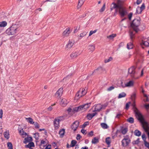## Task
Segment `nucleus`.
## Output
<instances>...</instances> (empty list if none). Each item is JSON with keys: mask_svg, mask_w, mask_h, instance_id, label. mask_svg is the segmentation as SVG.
Here are the masks:
<instances>
[{"mask_svg": "<svg viewBox=\"0 0 149 149\" xmlns=\"http://www.w3.org/2000/svg\"><path fill=\"white\" fill-rule=\"evenodd\" d=\"M136 95L135 93H133L131 95V98L132 100H134L136 97Z\"/></svg>", "mask_w": 149, "mask_h": 149, "instance_id": "obj_54", "label": "nucleus"}, {"mask_svg": "<svg viewBox=\"0 0 149 149\" xmlns=\"http://www.w3.org/2000/svg\"><path fill=\"white\" fill-rule=\"evenodd\" d=\"M85 0H79L77 6L78 8H80L84 4Z\"/></svg>", "mask_w": 149, "mask_h": 149, "instance_id": "obj_24", "label": "nucleus"}, {"mask_svg": "<svg viewBox=\"0 0 149 149\" xmlns=\"http://www.w3.org/2000/svg\"><path fill=\"white\" fill-rule=\"evenodd\" d=\"M75 107L74 108L72 107H70L67 110L68 113L69 114H73L75 112H77V110L75 109Z\"/></svg>", "mask_w": 149, "mask_h": 149, "instance_id": "obj_16", "label": "nucleus"}, {"mask_svg": "<svg viewBox=\"0 0 149 149\" xmlns=\"http://www.w3.org/2000/svg\"><path fill=\"white\" fill-rule=\"evenodd\" d=\"M145 8V6L144 3L142 4L141 6L140 7H138L136 9V13H140Z\"/></svg>", "mask_w": 149, "mask_h": 149, "instance_id": "obj_15", "label": "nucleus"}, {"mask_svg": "<svg viewBox=\"0 0 149 149\" xmlns=\"http://www.w3.org/2000/svg\"><path fill=\"white\" fill-rule=\"evenodd\" d=\"M96 113L92 114L89 113L88 114L87 116V118L89 120H90L95 115Z\"/></svg>", "mask_w": 149, "mask_h": 149, "instance_id": "obj_26", "label": "nucleus"}, {"mask_svg": "<svg viewBox=\"0 0 149 149\" xmlns=\"http://www.w3.org/2000/svg\"><path fill=\"white\" fill-rule=\"evenodd\" d=\"M112 60V58L111 57H110L104 60V62L105 63H107L109 62Z\"/></svg>", "mask_w": 149, "mask_h": 149, "instance_id": "obj_48", "label": "nucleus"}, {"mask_svg": "<svg viewBox=\"0 0 149 149\" xmlns=\"http://www.w3.org/2000/svg\"><path fill=\"white\" fill-rule=\"evenodd\" d=\"M63 92V88H61L57 91L55 93V95L57 97H60L62 95Z\"/></svg>", "mask_w": 149, "mask_h": 149, "instance_id": "obj_12", "label": "nucleus"}, {"mask_svg": "<svg viewBox=\"0 0 149 149\" xmlns=\"http://www.w3.org/2000/svg\"><path fill=\"white\" fill-rule=\"evenodd\" d=\"M34 138H35V139L37 140L39 139V134L38 133H36L35 134H34Z\"/></svg>", "mask_w": 149, "mask_h": 149, "instance_id": "obj_44", "label": "nucleus"}, {"mask_svg": "<svg viewBox=\"0 0 149 149\" xmlns=\"http://www.w3.org/2000/svg\"><path fill=\"white\" fill-rule=\"evenodd\" d=\"M60 121V118H56L54 121V125L56 129H58L59 127V122Z\"/></svg>", "mask_w": 149, "mask_h": 149, "instance_id": "obj_8", "label": "nucleus"}, {"mask_svg": "<svg viewBox=\"0 0 149 149\" xmlns=\"http://www.w3.org/2000/svg\"><path fill=\"white\" fill-rule=\"evenodd\" d=\"M105 3H104L102 7L100 10L99 11L100 13L103 12L105 10Z\"/></svg>", "mask_w": 149, "mask_h": 149, "instance_id": "obj_39", "label": "nucleus"}, {"mask_svg": "<svg viewBox=\"0 0 149 149\" xmlns=\"http://www.w3.org/2000/svg\"><path fill=\"white\" fill-rule=\"evenodd\" d=\"M56 104V103H55L53 104H52L51 106H49L48 108H47V110L48 111H51L53 109V108L52 107L53 106H54Z\"/></svg>", "mask_w": 149, "mask_h": 149, "instance_id": "obj_46", "label": "nucleus"}, {"mask_svg": "<svg viewBox=\"0 0 149 149\" xmlns=\"http://www.w3.org/2000/svg\"><path fill=\"white\" fill-rule=\"evenodd\" d=\"M140 24L139 19H134L131 24V26L136 32L139 31L138 27Z\"/></svg>", "mask_w": 149, "mask_h": 149, "instance_id": "obj_5", "label": "nucleus"}, {"mask_svg": "<svg viewBox=\"0 0 149 149\" xmlns=\"http://www.w3.org/2000/svg\"><path fill=\"white\" fill-rule=\"evenodd\" d=\"M93 135V132L92 131H91V132H89L88 134V135L89 136H92Z\"/></svg>", "mask_w": 149, "mask_h": 149, "instance_id": "obj_59", "label": "nucleus"}, {"mask_svg": "<svg viewBox=\"0 0 149 149\" xmlns=\"http://www.w3.org/2000/svg\"><path fill=\"white\" fill-rule=\"evenodd\" d=\"M122 115V114L119 113L117 115L116 118H119Z\"/></svg>", "mask_w": 149, "mask_h": 149, "instance_id": "obj_63", "label": "nucleus"}, {"mask_svg": "<svg viewBox=\"0 0 149 149\" xmlns=\"http://www.w3.org/2000/svg\"><path fill=\"white\" fill-rule=\"evenodd\" d=\"M132 15L133 13H131L128 15V17L130 20H131Z\"/></svg>", "mask_w": 149, "mask_h": 149, "instance_id": "obj_52", "label": "nucleus"}, {"mask_svg": "<svg viewBox=\"0 0 149 149\" xmlns=\"http://www.w3.org/2000/svg\"><path fill=\"white\" fill-rule=\"evenodd\" d=\"M35 127L37 128H39V124L37 123H34Z\"/></svg>", "mask_w": 149, "mask_h": 149, "instance_id": "obj_53", "label": "nucleus"}, {"mask_svg": "<svg viewBox=\"0 0 149 149\" xmlns=\"http://www.w3.org/2000/svg\"><path fill=\"white\" fill-rule=\"evenodd\" d=\"M74 43V41L73 40H69L68 43L65 47V49L67 50L70 49L73 45Z\"/></svg>", "mask_w": 149, "mask_h": 149, "instance_id": "obj_7", "label": "nucleus"}, {"mask_svg": "<svg viewBox=\"0 0 149 149\" xmlns=\"http://www.w3.org/2000/svg\"><path fill=\"white\" fill-rule=\"evenodd\" d=\"M7 25V23L6 22L3 21L0 22V27L2 28L6 26Z\"/></svg>", "mask_w": 149, "mask_h": 149, "instance_id": "obj_25", "label": "nucleus"}, {"mask_svg": "<svg viewBox=\"0 0 149 149\" xmlns=\"http://www.w3.org/2000/svg\"><path fill=\"white\" fill-rule=\"evenodd\" d=\"M4 136L7 139H8L9 137V134L7 133L6 132L4 133Z\"/></svg>", "mask_w": 149, "mask_h": 149, "instance_id": "obj_49", "label": "nucleus"}, {"mask_svg": "<svg viewBox=\"0 0 149 149\" xmlns=\"http://www.w3.org/2000/svg\"><path fill=\"white\" fill-rule=\"evenodd\" d=\"M7 146L8 149H13L12 144L11 142H8L7 143Z\"/></svg>", "mask_w": 149, "mask_h": 149, "instance_id": "obj_42", "label": "nucleus"}, {"mask_svg": "<svg viewBox=\"0 0 149 149\" xmlns=\"http://www.w3.org/2000/svg\"><path fill=\"white\" fill-rule=\"evenodd\" d=\"M133 47V45L132 43L131 42L127 43V48L128 49H132Z\"/></svg>", "mask_w": 149, "mask_h": 149, "instance_id": "obj_28", "label": "nucleus"}, {"mask_svg": "<svg viewBox=\"0 0 149 149\" xmlns=\"http://www.w3.org/2000/svg\"><path fill=\"white\" fill-rule=\"evenodd\" d=\"M142 137L143 140L144 141H146V137L145 134H143L142 136Z\"/></svg>", "mask_w": 149, "mask_h": 149, "instance_id": "obj_60", "label": "nucleus"}, {"mask_svg": "<svg viewBox=\"0 0 149 149\" xmlns=\"http://www.w3.org/2000/svg\"><path fill=\"white\" fill-rule=\"evenodd\" d=\"M51 145H48L46 147L45 149H50L51 148Z\"/></svg>", "mask_w": 149, "mask_h": 149, "instance_id": "obj_61", "label": "nucleus"}, {"mask_svg": "<svg viewBox=\"0 0 149 149\" xmlns=\"http://www.w3.org/2000/svg\"><path fill=\"white\" fill-rule=\"evenodd\" d=\"M32 141V138L31 137H27L24 139V143L26 144L27 143Z\"/></svg>", "mask_w": 149, "mask_h": 149, "instance_id": "obj_22", "label": "nucleus"}, {"mask_svg": "<svg viewBox=\"0 0 149 149\" xmlns=\"http://www.w3.org/2000/svg\"><path fill=\"white\" fill-rule=\"evenodd\" d=\"M65 133V130L63 129L60 130L59 132V134L60 136H63Z\"/></svg>", "mask_w": 149, "mask_h": 149, "instance_id": "obj_38", "label": "nucleus"}, {"mask_svg": "<svg viewBox=\"0 0 149 149\" xmlns=\"http://www.w3.org/2000/svg\"><path fill=\"white\" fill-rule=\"evenodd\" d=\"M130 102H129L128 103H127L126 104V107H125V109H129V104H130Z\"/></svg>", "mask_w": 149, "mask_h": 149, "instance_id": "obj_56", "label": "nucleus"}, {"mask_svg": "<svg viewBox=\"0 0 149 149\" xmlns=\"http://www.w3.org/2000/svg\"><path fill=\"white\" fill-rule=\"evenodd\" d=\"M116 9V10L118 11L121 17H123L127 14L126 8L123 5L122 1L120 0H117V3H113L111 5V10Z\"/></svg>", "mask_w": 149, "mask_h": 149, "instance_id": "obj_2", "label": "nucleus"}, {"mask_svg": "<svg viewBox=\"0 0 149 149\" xmlns=\"http://www.w3.org/2000/svg\"><path fill=\"white\" fill-rule=\"evenodd\" d=\"M99 142V139L97 137H94L92 141V143L93 144H96Z\"/></svg>", "mask_w": 149, "mask_h": 149, "instance_id": "obj_27", "label": "nucleus"}, {"mask_svg": "<svg viewBox=\"0 0 149 149\" xmlns=\"http://www.w3.org/2000/svg\"><path fill=\"white\" fill-rule=\"evenodd\" d=\"M106 142L108 145H109L111 143V140L109 137L107 138L106 139Z\"/></svg>", "mask_w": 149, "mask_h": 149, "instance_id": "obj_41", "label": "nucleus"}, {"mask_svg": "<svg viewBox=\"0 0 149 149\" xmlns=\"http://www.w3.org/2000/svg\"><path fill=\"white\" fill-rule=\"evenodd\" d=\"M97 31V29L95 30L94 31H90L89 34V36H91L93 34L95 33Z\"/></svg>", "mask_w": 149, "mask_h": 149, "instance_id": "obj_47", "label": "nucleus"}, {"mask_svg": "<svg viewBox=\"0 0 149 149\" xmlns=\"http://www.w3.org/2000/svg\"><path fill=\"white\" fill-rule=\"evenodd\" d=\"M116 36L115 34H112L109 36H107V38L110 39H113L114 37H115Z\"/></svg>", "mask_w": 149, "mask_h": 149, "instance_id": "obj_45", "label": "nucleus"}, {"mask_svg": "<svg viewBox=\"0 0 149 149\" xmlns=\"http://www.w3.org/2000/svg\"><path fill=\"white\" fill-rule=\"evenodd\" d=\"M135 68L132 66L129 69L128 75L132 78L136 79L139 78V77L137 75V74L135 72Z\"/></svg>", "mask_w": 149, "mask_h": 149, "instance_id": "obj_4", "label": "nucleus"}, {"mask_svg": "<svg viewBox=\"0 0 149 149\" xmlns=\"http://www.w3.org/2000/svg\"><path fill=\"white\" fill-rule=\"evenodd\" d=\"M70 33V29L67 28L64 31L63 33V35L64 36H68Z\"/></svg>", "mask_w": 149, "mask_h": 149, "instance_id": "obj_19", "label": "nucleus"}, {"mask_svg": "<svg viewBox=\"0 0 149 149\" xmlns=\"http://www.w3.org/2000/svg\"><path fill=\"white\" fill-rule=\"evenodd\" d=\"M34 143L33 142H30L26 146V148H30L31 147H34Z\"/></svg>", "mask_w": 149, "mask_h": 149, "instance_id": "obj_32", "label": "nucleus"}, {"mask_svg": "<svg viewBox=\"0 0 149 149\" xmlns=\"http://www.w3.org/2000/svg\"><path fill=\"white\" fill-rule=\"evenodd\" d=\"M95 46L92 44H90L88 46V49L91 52H92L95 49Z\"/></svg>", "mask_w": 149, "mask_h": 149, "instance_id": "obj_21", "label": "nucleus"}, {"mask_svg": "<svg viewBox=\"0 0 149 149\" xmlns=\"http://www.w3.org/2000/svg\"><path fill=\"white\" fill-rule=\"evenodd\" d=\"M114 88V87L113 86H111L109 87L107 89V91H110Z\"/></svg>", "mask_w": 149, "mask_h": 149, "instance_id": "obj_51", "label": "nucleus"}, {"mask_svg": "<svg viewBox=\"0 0 149 149\" xmlns=\"http://www.w3.org/2000/svg\"><path fill=\"white\" fill-rule=\"evenodd\" d=\"M86 93V91L84 88H81L77 92L76 94L75 99L76 100L79 99L81 97L85 95Z\"/></svg>", "mask_w": 149, "mask_h": 149, "instance_id": "obj_6", "label": "nucleus"}, {"mask_svg": "<svg viewBox=\"0 0 149 149\" xmlns=\"http://www.w3.org/2000/svg\"><path fill=\"white\" fill-rule=\"evenodd\" d=\"M81 136L80 134H77V137H76V139L77 140L81 138Z\"/></svg>", "mask_w": 149, "mask_h": 149, "instance_id": "obj_64", "label": "nucleus"}, {"mask_svg": "<svg viewBox=\"0 0 149 149\" xmlns=\"http://www.w3.org/2000/svg\"><path fill=\"white\" fill-rule=\"evenodd\" d=\"M127 121L131 123H133L134 122V119L133 118L130 117L127 119Z\"/></svg>", "mask_w": 149, "mask_h": 149, "instance_id": "obj_36", "label": "nucleus"}, {"mask_svg": "<svg viewBox=\"0 0 149 149\" xmlns=\"http://www.w3.org/2000/svg\"><path fill=\"white\" fill-rule=\"evenodd\" d=\"M126 95V94L124 92H122L118 96V98H120L123 97H125Z\"/></svg>", "mask_w": 149, "mask_h": 149, "instance_id": "obj_33", "label": "nucleus"}, {"mask_svg": "<svg viewBox=\"0 0 149 149\" xmlns=\"http://www.w3.org/2000/svg\"><path fill=\"white\" fill-rule=\"evenodd\" d=\"M141 45V46L144 45L146 46H148L149 45V43L147 41H142Z\"/></svg>", "mask_w": 149, "mask_h": 149, "instance_id": "obj_31", "label": "nucleus"}, {"mask_svg": "<svg viewBox=\"0 0 149 149\" xmlns=\"http://www.w3.org/2000/svg\"><path fill=\"white\" fill-rule=\"evenodd\" d=\"M130 36L131 39V41H132V39L134 38V34H133L132 32H131L130 33Z\"/></svg>", "mask_w": 149, "mask_h": 149, "instance_id": "obj_50", "label": "nucleus"}, {"mask_svg": "<svg viewBox=\"0 0 149 149\" xmlns=\"http://www.w3.org/2000/svg\"><path fill=\"white\" fill-rule=\"evenodd\" d=\"M26 119L31 124H34V122L33 121V119L31 118H26Z\"/></svg>", "mask_w": 149, "mask_h": 149, "instance_id": "obj_29", "label": "nucleus"}, {"mask_svg": "<svg viewBox=\"0 0 149 149\" xmlns=\"http://www.w3.org/2000/svg\"><path fill=\"white\" fill-rule=\"evenodd\" d=\"M134 81H130L125 84V86H122L124 88L126 87H130L133 86H134Z\"/></svg>", "mask_w": 149, "mask_h": 149, "instance_id": "obj_14", "label": "nucleus"}, {"mask_svg": "<svg viewBox=\"0 0 149 149\" xmlns=\"http://www.w3.org/2000/svg\"><path fill=\"white\" fill-rule=\"evenodd\" d=\"M103 70V68L102 67H99L97 69L95 70L93 72V73L95 72L97 73L101 72Z\"/></svg>", "mask_w": 149, "mask_h": 149, "instance_id": "obj_23", "label": "nucleus"}, {"mask_svg": "<svg viewBox=\"0 0 149 149\" xmlns=\"http://www.w3.org/2000/svg\"><path fill=\"white\" fill-rule=\"evenodd\" d=\"M134 133L135 135L137 136H140L141 134V132L138 130H136L134 132Z\"/></svg>", "mask_w": 149, "mask_h": 149, "instance_id": "obj_37", "label": "nucleus"}, {"mask_svg": "<svg viewBox=\"0 0 149 149\" xmlns=\"http://www.w3.org/2000/svg\"><path fill=\"white\" fill-rule=\"evenodd\" d=\"M127 131V128H125L122 130L121 133L123 134L126 133Z\"/></svg>", "mask_w": 149, "mask_h": 149, "instance_id": "obj_43", "label": "nucleus"}, {"mask_svg": "<svg viewBox=\"0 0 149 149\" xmlns=\"http://www.w3.org/2000/svg\"><path fill=\"white\" fill-rule=\"evenodd\" d=\"M101 125L102 127L104 129H107L108 127V126L105 123H101Z\"/></svg>", "mask_w": 149, "mask_h": 149, "instance_id": "obj_35", "label": "nucleus"}, {"mask_svg": "<svg viewBox=\"0 0 149 149\" xmlns=\"http://www.w3.org/2000/svg\"><path fill=\"white\" fill-rule=\"evenodd\" d=\"M80 54L79 52L76 51L72 52L70 55V57L72 58H74Z\"/></svg>", "mask_w": 149, "mask_h": 149, "instance_id": "obj_13", "label": "nucleus"}, {"mask_svg": "<svg viewBox=\"0 0 149 149\" xmlns=\"http://www.w3.org/2000/svg\"><path fill=\"white\" fill-rule=\"evenodd\" d=\"M144 142V144L145 146L147 147L148 148H149V143L147 142L146 141H145Z\"/></svg>", "mask_w": 149, "mask_h": 149, "instance_id": "obj_55", "label": "nucleus"}, {"mask_svg": "<svg viewBox=\"0 0 149 149\" xmlns=\"http://www.w3.org/2000/svg\"><path fill=\"white\" fill-rule=\"evenodd\" d=\"M18 31V28L15 25H13L8 28L6 31V33L8 35H13L16 33Z\"/></svg>", "mask_w": 149, "mask_h": 149, "instance_id": "obj_3", "label": "nucleus"}, {"mask_svg": "<svg viewBox=\"0 0 149 149\" xmlns=\"http://www.w3.org/2000/svg\"><path fill=\"white\" fill-rule=\"evenodd\" d=\"M77 143V141L75 140H73L71 141L70 147H73Z\"/></svg>", "mask_w": 149, "mask_h": 149, "instance_id": "obj_40", "label": "nucleus"}, {"mask_svg": "<svg viewBox=\"0 0 149 149\" xmlns=\"http://www.w3.org/2000/svg\"><path fill=\"white\" fill-rule=\"evenodd\" d=\"M69 102V100L67 99L62 98L60 103V105L62 107H65L67 105Z\"/></svg>", "mask_w": 149, "mask_h": 149, "instance_id": "obj_9", "label": "nucleus"}, {"mask_svg": "<svg viewBox=\"0 0 149 149\" xmlns=\"http://www.w3.org/2000/svg\"><path fill=\"white\" fill-rule=\"evenodd\" d=\"M83 105L79 106L78 107H75V109L77 110V111H84L86 110L84 108Z\"/></svg>", "mask_w": 149, "mask_h": 149, "instance_id": "obj_18", "label": "nucleus"}, {"mask_svg": "<svg viewBox=\"0 0 149 149\" xmlns=\"http://www.w3.org/2000/svg\"><path fill=\"white\" fill-rule=\"evenodd\" d=\"M135 114L136 118L141 123L142 127L146 132L149 131V125L148 123L144 120L143 116L135 106L134 102L132 105Z\"/></svg>", "mask_w": 149, "mask_h": 149, "instance_id": "obj_1", "label": "nucleus"}, {"mask_svg": "<svg viewBox=\"0 0 149 149\" xmlns=\"http://www.w3.org/2000/svg\"><path fill=\"white\" fill-rule=\"evenodd\" d=\"M130 142V140L128 139H124L122 141V145L123 146H126Z\"/></svg>", "mask_w": 149, "mask_h": 149, "instance_id": "obj_10", "label": "nucleus"}, {"mask_svg": "<svg viewBox=\"0 0 149 149\" xmlns=\"http://www.w3.org/2000/svg\"><path fill=\"white\" fill-rule=\"evenodd\" d=\"M86 130H84V129H82L81 130V132L84 134H86Z\"/></svg>", "mask_w": 149, "mask_h": 149, "instance_id": "obj_62", "label": "nucleus"}, {"mask_svg": "<svg viewBox=\"0 0 149 149\" xmlns=\"http://www.w3.org/2000/svg\"><path fill=\"white\" fill-rule=\"evenodd\" d=\"M79 125V122L78 121H76L72 124L71 128L74 131H76Z\"/></svg>", "mask_w": 149, "mask_h": 149, "instance_id": "obj_11", "label": "nucleus"}, {"mask_svg": "<svg viewBox=\"0 0 149 149\" xmlns=\"http://www.w3.org/2000/svg\"><path fill=\"white\" fill-rule=\"evenodd\" d=\"M3 112L2 109L0 110V118H2L3 116Z\"/></svg>", "mask_w": 149, "mask_h": 149, "instance_id": "obj_57", "label": "nucleus"}, {"mask_svg": "<svg viewBox=\"0 0 149 149\" xmlns=\"http://www.w3.org/2000/svg\"><path fill=\"white\" fill-rule=\"evenodd\" d=\"M88 124V122H86L83 125V127H85Z\"/></svg>", "mask_w": 149, "mask_h": 149, "instance_id": "obj_58", "label": "nucleus"}, {"mask_svg": "<svg viewBox=\"0 0 149 149\" xmlns=\"http://www.w3.org/2000/svg\"><path fill=\"white\" fill-rule=\"evenodd\" d=\"M19 133L23 138H24L28 135L24 131L23 129L19 131Z\"/></svg>", "mask_w": 149, "mask_h": 149, "instance_id": "obj_20", "label": "nucleus"}, {"mask_svg": "<svg viewBox=\"0 0 149 149\" xmlns=\"http://www.w3.org/2000/svg\"><path fill=\"white\" fill-rule=\"evenodd\" d=\"M86 33L85 32H84L82 33H81L79 36V39H81V38L86 36Z\"/></svg>", "mask_w": 149, "mask_h": 149, "instance_id": "obj_34", "label": "nucleus"}, {"mask_svg": "<svg viewBox=\"0 0 149 149\" xmlns=\"http://www.w3.org/2000/svg\"><path fill=\"white\" fill-rule=\"evenodd\" d=\"M102 108V106L100 104H97L95 106L94 111H99Z\"/></svg>", "mask_w": 149, "mask_h": 149, "instance_id": "obj_17", "label": "nucleus"}, {"mask_svg": "<svg viewBox=\"0 0 149 149\" xmlns=\"http://www.w3.org/2000/svg\"><path fill=\"white\" fill-rule=\"evenodd\" d=\"M91 104V103H88L87 104H83L84 107V108L86 110L88 109L90 107Z\"/></svg>", "mask_w": 149, "mask_h": 149, "instance_id": "obj_30", "label": "nucleus"}]
</instances>
